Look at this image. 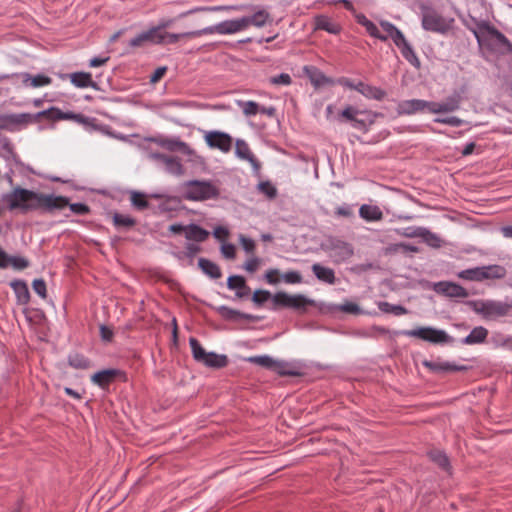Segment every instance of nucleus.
<instances>
[{
  "label": "nucleus",
  "mask_w": 512,
  "mask_h": 512,
  "mask_svg": "<svg viewBox=\"0 0 512 512\" xmlns=\"http://www.w3.org/2000/svg\"><path fill=\"white\" fill-rule=\"evenodd\" d=\"M2 200L9 210L20 209L22 212L40 210L43 213H54L69 204V198L54 194H43L22 187H16L5 193Z\"/></svg>",
  "instance_id": "nucleus-1"
},
{
  "label": "nucleus",
  "mask_w": 512,
  "mask_h": 512,
  "mask_svg": "<svg viewBox=\"0 0 512 512\" xmlns=\"http://www.w3.org/2000/svg\"><path fill=\"white\" fill-rule=\"evenodd\" d=\"M354 17L356 22L365 28L370 37L382 42H386L388 39H391L394 45L399 49L402 57L412 67L417 70L421 68V61L414 47L396 25L388 20H380L379 25L384 31V33H381L378 26L373 21L369 20L363 13H356Z\"/></svg>",
  "instance_id": "nucleus-2"
},
{
  "label": "nucleus",
  "mask_w": 512,
  "mask_h": 512,
  "mask_svg": "<svg viewBox=\"0 0 512 512\" xmlns=\"http://www.w3.org/2000/svg\"><path fill=\"white\" fill-rule=\"evenodd\" d=\"M220 195L218 187L208 180H189L183 184V198L189 201H206Z\"/></svg>",
  "instance_id": "nucleus-3"
},
{
  "label": "nucleus",
  "mask_w": 512,
  "mask_h": 512,
  "mask_svg": "<svg viewBox=\"0 0 512 512\" xmlns=\"http://www.w3.org/2000/svg\"><path fill=\"white\" fill-rule=\"evenodd\" d=\"M392 334L394 336L403 335L418 338L431 344H452L455 341L445 330L432 326L418 327L410 330H394Z\"/></svg>",
  "instance_id": "nucleus-4"
},
{
  "label": "nucleus",
  "mask_w": 512,
  "mask_h": 512,
  "mask_svg": "<svg viewBox=\"0 0 512 512\" xmlns=\"http://www.w3.org/2000/svg\"><path fill=\"white\" fill-rule=\"evenodd\" d=\"M466 304L486 320H495L509 314L512 305L496 300H470Z\"/></svg>",
  "instance_id": "nucleus-5"
},
{
  "label": "nucleus",
  "mask_w": 512,
  "mask_h": 512,
  "mask_svg": "<svg viewBox=\"0 0 512 512\" xmlns=\"http://www.w3.org/2000/svg\"><path fill=\"white\" fill-rule=\"evenodd\" d=\"M454 20L443 17L431 7H425L421 12V26L425 31L446 34L451 28Z\"/></svg>",
  "instance_id": "nucleus-6"
},
{
  "label": "nucleus",
  "mask_w": 512,
  "mask_h": 512,
  "mask_svg": "<svg viewBox=\"0 0 512 512\" xmlns=\"http://www.w3.org/2000/svg\"><path fill=\"white\" fill-rule=\"evenodd\" d=\"M506 275V269L501 265H488L469 268L460 271L457 276L469 281H484L487 279H501Z\"/></svg>",
  "instance_id": "nucleus-7"
},
{
  "label": "nucleus",
  "mask_w": 512,
  "mask_h": 512,
  "mask_svg": "<svg viewBox=\"0 0 512 512\" xmlns=\"http://www.w3.org/2000/svg\"><path fill=\"white\" fill-rule=\"evenodd\" d=\"M477 42H482L483 32L488 33L495 41V44L502 48L506 52H512V43L510 40L494 26L490 25L486 21H480L477 23V29L472 30Z\"/></svg>",
  "instance_id": "nucleus-8"
},
{
  "label": "nucleus",
  "mask_w": 512,
  "mask_h": 512,
  "mask_svg": "<svg viewBox=\"0 0 512 512\" xmlns=\"http://www.w3.org/2000/svg\"><path fill=\"white\" fill-rule=\"evenodd\" d=\"M244 20L242 17L236 19H229L219 22L214 25H210L200 29L201 35H231L242 31H245Z\"/></svg>",
  "instance_id": "nucleus-9"
},
{
  "label": "nucleus",
  "mask_w": 512,
  "mask_h": 512,
  "mask_svg": "<svg viewBox=\"0 0 512 512\" xmlns=\"http://www.w3.org/2000/svg\"><path fill=\"white\" fill-rule=\"evenodd\" d=\"M56 118H58V121L73 120L78 124H82L88 130H96L104 134H110V128L108 125L99 124L96 118L87 117L81 113H74L71 111L63 112L61 109H59Z\"/></svg>",
  "instance_id": "nucleus-10"
},
{
  "label": "nucleus",
  "mask_w": 512,
  "mask_h": 512,
  "mask_svg": "<svg viewBox=\"0 0 512 512\" xmlns=\"http://www.w3.org/2000/svg\"><path fill=\"white\" fill-rule=\"evenodd\" d=\"M326 249L336 263L345 262L354 254L353 246L350 243L335 237H330L327 240Z\"/></svg>",
  "instance_id": "nucleus-11"
},
{
  "label": "nucleus",
  "mask_w": 512,
  "mask_h": 512,
  "mask_svg": "<svg viewBox=\"0 0 512 512\" xmlns=\"http://www.w3.org/2000/svg\"><path fill=\"white\" fill-rule=\"evenodd\" d=\"M145 43L152 45H163V36L160 34L159 29H156L155 26H152L148 30L140 32L135 37L130 39L129 46L131 48H136L143 46Z\"/></svg>",
  "instance_id": "nucleus-12"
},
{
  "label": "nucleus",
  "mask_w": 512,
  "mask_h": 512,
  "mask_svg": "<svg viewBox=\"0 0 512 512\" xmlns=\"http://www.w3.org/2000/svg\"><path fill=\"white\" fill-rule=\"evenodd\" d=\"M433 290L437 294L444 295L449 298H466L468 291L458 283L451 281H439L434 283Z\"/></svg>",
  "instance_id": "nucleus-13"
},
{
  "label": "nucleus",
  "mask_w": 512,
  "mask_h": 512,
  "mask_svg": "<svg viewBox=\"0 0 512 512\" xmlns=\"http://www.w3.org/2000/svg\"><path fill=\"white\" fill-rule=\"evenodd\" d=\"M205 141L210 148H216L227 153L232 148V137L225 132L209 131L205 135Z\"/></svg>",
  "instance_id": "nucleus-14"
},
{
  "label": "nucleus",
  "mask_w": 512,
  "mask_h": 512,
  "mask_svg": "<svg viewBox=\"0 0 512 512\" xmlns=\"http://www.w3.org/2000/svg\"><path fill=\"white\" fill-rule=\"evenodd\" d=\"M120 369L110 368L100 370L91 376V382L101 389L107 388L117 377L124 376Z\"/></svg>",
  "instance_id": "nucleus-15"
},
{
  "label": "nucleus",
  "mask_w": 512,
  "mask_h": 512,
  "mask_svg": "<svg viewBox=\"0 0 512 512\" xmlns=\"http://www.w3.org/2000/svg\"><path fill=\"white\" fill-rule=\"evenodd\" d=\"M422 365L433 373H450L466 371L468 369L465 365H459L449 361H431L424 360Z\"/></svg>",
  "instance_id": "nucleus-16"
},
{
  "label": "nucleus",
  "mask_w": 512,
  "mask_h": 512,
  "mask_svg": "<svg viewBox=\"0 0 512 512\" xmlns=\"http://www.w3.org/2000/svg\"><path fill=\"white\" fill-rule=\"evenodd\" d=\"M244 20V28L248 29L250 26H254L256 28H262L266 26L268 23L272 22V17L270 13L264 8H257L253 14L242 16Z\"/></svg>",
  "instance_id": "nucleus-17"
},
{
  "label": "nucleus",
  "mask_w": 512,
  "mask_h": 512,
  "mask_svg": "<svg viewBox=\"0 0 512 512\" xmlns=\"http://www.w3.org/2000/svg\"><path fill=\"white\" fill-rule=\"evenodd\" d=\"M10 79H18L26 86H31L34 88L47 86L52 82V79L49 76L43 74H37L35 76H31L28 72H20V73H12L9 74Z\"/></svg>",
  "instance_id": "nucleus-18"
},
{
  "label": "nucleus",
  "mask_w": 512,
  "mask_h": 512,
  "mask_svg": "<svg viewBox=\"0 0 512 512\" xmlns=\"http://www.w3.org/2000/svg\"><path fill=\"white\" fill-rule=\"evenodd\" d=\"M235 154L237 157L247 160L255 172H259L261 165L258 159L251 152L248 144L242 140L237 139L235 144Z\"/></svg>",
  "instance_id": "nucleus-19"
},
{
  "label": "nucleus",
  "mask_w": 512,
  "mask_h": 512,
  "mask_svg": "<svg viewBox=\"0 0 512 512\" xmlns=\"http://www.w3.org/2000/svg\"><path fill=\"white\" fill-rule=\"evenodd\" d=\"M16 301L19 305L26 306L30 302V292L27 283L22 279H14L10 282Z\"/></svg>",
  "instance_id": "nucleus-20"
},
{
  "label": "nucleus",
  "mask_w": 512,
  "mask_h": 512,
  "mask_svg": "<svg viewBox=\"0 0 512 512\" xmlns=\"http://www.w3.org/2000/svg\"><path fill=\"white\" fill-rule=\"evenodd\" d=\"M356 91L367 99L381 101L385 98L386 92L380 87L372 86L362 81L357 82Z\"/></svg>",
  "instance_id": "nucleus-21"
},
{
  "label": "nucleus",
  "mask_w": 512,
  "mask_h": 512,
  "mask_svg": "<svg viewBox=\"0 0 512 512\" xmlns=\"http://www.w3.org/2000/svg\"><path fill=\"white\" fill-rule=\"evenodd\" d=\"M227 287L236 291L238 298H244L248 295L250 288L246 284V280L241 275H231L227 279Z\"/></svg>",
  "instance_id": "nucleus-22"
},
{
  "label": "nucleus",
  "mask_w": 512,
  "mask_h": 512,
  "mask_svg": "<svg viewBox=\"0 0 512 512\" xmlns=\"http://www.w3.org/2000/svg\"><path fill=\"white\" fill-rule=\"evenodd\" d=\"M463 91L454 90L443 102H440L442 113H451L460 108Z\"/></svg>",
  "instance_id": "nucleus-23"
},
{
  "label": "nucleus",
  "mask_w": 512,
  "mask_h": 512,
  "mask_svg": "<svg viewBox=\"0 0 512 512\" xmlns=\"http://www.w3.org/2000/svg\"><path fill=\"white\" fill-rule=\"evenodd\" d=\"M218 313L228 321H240V320H248L254 321L256 319L255 316L247 313L240 312L228 306L222 305L218 308Z\"/></svg>",
  "instance_id": "nucleus-24"
},
{
  "label": "nucleus",
  "mask_w": 512,
  "mask_h": 512,
  "mask_svg": "<svg viewBox=\"0 0 512 512\" xmlns=\"http://www.w3.org/2000/svg\"><path fill=\"white\" fill-rule=\"evenodd\" d=\"M311 269L313 274L319 281L329 285L335 284L336 276L332 268L322 266L319 263H314Z\"/></svg>",
  "instance_id": "nucleus-25"
},
{
  "label": "nucleus",
  "mask_w": 512,
  "mask_h": 512,
  "mask_svg": "<svg viewBox=\"0 0 512 512\" xmlns=\"http://www.w3.org/2000/svg\"><path fill=\"white\" fill-rule=\"evenodd\" d=\"M359 216L367 222H376L383 219V212L377 205L363 204L359 208Z\"/></svg>",
  "instance_id": "nucleus-26"
},
{
  "label": "nucleus",
  "mask_w": 512,
  "mask_h": 512,
  "mask_svg": "<svg viewBox=\"0 0 512 512\" xmlns=\"http://www.w3.org/2000/svg\"><path fill=\"white\" fill-rule=\"evenodd\" d=\"M488 337V330L483 326L474 327L471 332L461 339V343L464 345H476L482 344Z\"/></svg>",
  "instance_id": "nucleus-27"
},
{
  "label": "nucleus",
  "mask_w": 512,
  "mask_h": 512,
  "mask_svg": "<svg viewBox=\"0 0 512 512\" xmlns=\"http://www.w3.org/2000/svg\"><path fill=\"white\" fill-rule=\"evenodd\" d=\"M399 115H413L422 112L421 99L402 100L397 104Z\"/></svg>",
  "instance_id": "nucleus-28"
},
{
  "label": "nucleus",
  "mask_w": 512,
  "mask_h": 512,
  "mask_svg": "<svg viewBox=\"0 0 512 512\" xmlns=\"http://www.w3.org/2000/svg\"><path fill=\"white\" fill-rule=\"evenodd\" d=\"M315 29L323 30L334 35H337L341 32V26L333 22L326 15H319L315 17Z\"/></svg>",
  "instance_id": "nucleus-29"
},
{
  "label": "nucleus",
  "mask_w": 512,
  "mask_h": 512,
  "mask_svg": "<svg viewBox=\"0 0 512 512\" xmlns=\"http://www.w3.org/2000/svg\"><path fill=\"white\" fill-rule=\"evenodd\" d=\"M304 70L310 82L315 87H321L332 83L330 78H328L321 70L314 66L305 67Z\"/></svg>",
  "instance_id": "nucleus-30"
},
{
  "label": "nucleus",
  "mask_w": 512,
  "mask_h": 512,
  "mask_svg": "<svg viewBox=\"0 0 512 512\" xmlns=\"http://www.w3.org/2000/svg\"><path fill=\"white\" fill-rule=\"evenodd\" d=\"M411 236L421 237L423 241L432 248H440L442 246V240L439 235L426 228H417Z\"/></svg>",
  "instance_id": "nucleus-31"
},
{
  "label": "nucleus",
  "mask_w": 512,
  "mask_h": 512,
  "mask_svg": "<svg viewBox=\"0 0 512 512\" xmlns=\"http://www.w3.org/2000/svg\"><path fill=\"white\" fill-rule=\"evenodd\" d=\"M209 236V232L199 226L198 224L191 223L189 225H186V233L185 238L189 241H195V242H203L205 241Z\"/></svg>",
  "instance_id": "nucleus-32"
},
{
  "label": "nucleus",
  "mask_w": 512,
  "mask_h": 512,
  "mask_svg": "<svg viewBox=\"0 0 512 512\" xmlns=\"http://www.w3.org/2000/svg\"><path fill=\"white\" fill-rule=\"evenodd\" d=\"M200 363L209 368L220 369L227 366L228 358L224 354L208 352Z\"/></svg>",
  "instance_id": "nucleus-33"
},
{
  "label": "nucleus",
  "mask_w": 512,
  "mask_h": 512,
  "mask_svg": "<svg viewBox=\"0 0 512 512\" xmlns=\"http://www.w3.org/2000/svg\"><path fill=\"white\" fill-rule=\"evenodd\" d=\"M198 266L211 279H219L222 276L220 267L209 259L199 258Z\"/></svg>",
  "instance_id": "nucleus-34"
},
{
  "label": "nucleus",
  "mask_w": 512,
  "mask_h": 512,
  "mask_svg": "<svg viewBox=\"0 0 512 512\" xmlns=\"http://www.w3.org/2000/svg\"><path fill=\"white\" fill-rule=\"evenodd\" d=\"M314 304V300L307 298L303 294H296L292 295L289 308L304 313L308 306H313Z\"/></svg>",
  "instance_id": "nucleus-35"
},
{
  "label": "nucleus",
  "mask_w": 512,
  "mask_h": 512,
  "mask_svg": "<svg viewBox=\"0 0 512 512\" xmlns=\"http://www.w3.org/2000/svg\"><path fill=\"white\" fill-rule=\"evenodd\" d=\"M70 78H71V83L78 88H88V87L95 88L96 87V84L92 80V76L90 73L75 72V73L71 74Z\"/></svg>",
  "instance_id": "nucleus-36"
},
{
  "label": "nucleus",
  "mask_w": 512,
  "mask_h": 512,
  "mask_svg": "<svg viewBox=\"0 0 512 512\" xmlns=\"http://www.w3.org/2000/svg\"><path fill=\"white\" fill-rule=\"evenodd\" d=\"M273 371L280 376H299L301 374L292 363L281 360H276Z\"/></svg>",
  "instance_id": "nucleus-37"
},
{
  "label": "nucleus",
  "mask_w": 512,
  "mask_h": 512,
  "mask_svg": "<svg viewBox=\"0 0 512 512\" xmlns=\"http://www.w3.org/2000/svg\"><path fill=\"white\" fill-rule=\"evenodd\" d=\"M162 36H163V44H174L182 38H195V37H200L202 35H201L200 29H199V30L188 31V32H183V33L166 32V33L162 34Z\"/></svg>",
  "instance_id": "nucleus-38"
},
{
  "label": "nucleus",
  "mask_w": 512,
  "mask_h": 512,
  "mask_svg": "<svg viewBox=\"0 0 512 512\" xmlns=\"http://www.w3.org/2000/svg\"><path fill=\"white\" fill-rule=\"evenodd\" d=\"M429 459L438 465L444 471H449L451 468L450 461L446 453L442 450H431L428 452Z\"/></svg>",
  "instance_id": "nucleus-39"
},
{
  "label": "nucleus",
  "mask_w": 512,
  "mask_h": 512,
  "mask_svg": "<svg viewBox=\"0 0 512 512\" xmlns=\"http://www.w3.org/2000/svg\"><path fill=\"white\" fill-rule=\"evenodd\" d=\"M68 364L75 369H88L91 365L90 360L81 353H71L68 356Z\"/></svg>",
  "instance_id": "nucleus-40"
},
{
  "label": "nucleus",
  "mask_w": 512,
  "mask_h": 512,
  "mask_svg": "<svg viewBox=\"0 0 512 512\" xmlns=\"http://www.w3.org/2000/svg\"><path fill=\"white\" fill-rule=\"evenodd\" d=\"M13 117L16 131L37 122L35 114L31 113H13Z\"/></svg>",
  "instance_id": "nucleus-41"
},
{
  "label": "nucleus",
  "mask_w": 512,
  "mask_h": 512,
  "mask_svg": "<svg viewBox=\"0 0 512 512\" xmlns=\"http://www.w3.org/2000/svg\"><path fill=\"white\" fill-rule=\"evenodd\" d=\"M291 297L292 295H289L284 291L276 292L271 297L273 303L272 310H277L279 308H289Z\"/></svg>",
  "instance_id": "nucleus-42"
},
{
  "label": "nucleus",
  "mask_w": 512,
  "mask_h": 512,
  "mask_svg": "<svg viewBox=\"0 0 512 512\" xmlns=\"http://www.w3.org/2000/svg\"><path fill=\"white\" fill-rule=\"evenodd\" d=\"M378 308L383 313H392L396 316H401L407 314L408 312V310L404 306L399 304H391L386 301H380L378 303Z\"/></svg>",
  "instance_id": "nucleus-43"
},
{
  "label": "nucleus",
  "mask_w": 512,
  "mask_h": 512,
  "mask_svg": "<svg viewBox=\"0 0 512 512\" xmlns=\"http://www.w3.org/2000/svg\"><path fill=\"white\" fill-rule=\"evenodd\" d=\"M112 219H113V224L118 228L123 227V228L129 229L136 224V220L134 218H132L129 215L121 214L118 212H115L113 214Z\"/></svg>",
  "instance_id": "nucleus-44"
},
{
  "label": "nucleus",
  "mask_w": 512,
  "mask_h": 512,
  "mask_svg": "<svg viewBox=\"0 0 512 512\" xmlns=\"http://www.w3.org/2000/svg\"><path fill=\"white\" fill-rule=\"evenodd\" d=\"M247 361L252 364H256L267 369L273 370L276 360L269 355H257L247 358Z\"/></svg>",
  "instance_id": "nucleus-45"
},
{
  "label": "nucleus",
  "mask_w": 512,
  "mask_h": 512,
  "mask_svg": "<svg viewBox=\"0 0 512 512\" xmlns=\"http://www.w3.org/2000/svg\"><path fill=\"white\" fill-rule=\"evenodd\" d=\"M189 345L191 348L193 358L197 362L200 363L202 361V359L207 355L208 352L202 347L200 342L194 337H191L189 339Z\"/></svg>",
  "instance_id": "nucleus-46"
},
{
  "label": "nucleus",
  "mask_w": 512,
  "mask_h": 512,
  "mask_svg": "<svg viewBox=\"0 0 512 512\" xmlns=\"http://www.w3.org/2000/svg\"><path fill=\"white\" fill-rule=\"evenodd\" d=\"M238 106L242 109L245 116L251 117L259 113V104L255 101H238Z\"/></svg>",
  "instance_id": "nucleus-47"
},
{
  "label": "nucleus",
  "mask_w": 512,
  "mask_h": 512,
  "mask_svg": "<svg viewBox=\"0 0 512 512\" xmlns=\"http://www.w3.org/2000/svg\"><path fill=\"white\" fill-rule=\"evenodd\" d=\"M130 200L132 205L138 210H145L149 206V202L147 201L145 194L138 191L131 192Z\"/></svg>",
  "instance_id": "nucleus-48"
},
{
  "label": "nucleus",
  "mask_w": 512,
  "mask_h": 512,
  "mask_svg": "<svg viewBox=\"0 0 512 512\" xmlns=\"http://www.w3.org/2000/svg\"><path fill=\"white\" fill-rule=\"evenodd\" d=\"M58 111H59L58 107L52 106L48 109H45V110L35 113V117H36L37 122L41 119H45L47 121H52V122L58 121V118H56Z\"/></svg>",
  "instance_id": "nucleus-49"
},
{
  "label": "nucleus",
  "mask_w": 512,
  "mask_h": 512,
  "mask_svg": "<svg viewBox=\"0 0 512 512\" xmlns=\"http://www.w3.org/2000/svg\"><path fill=\"white\" fill-rule=\"evenodd\" d=\"M9 266L14 270L22 271L30 266V262L22 256H10Z\"/></svg>",
  "instance_id": "nucleus-50"
},
{
  "label": "nucleus",
  "mask_w": 512,
  "mask_h": 512,
  "mask_svg": "<svg viewBox=\"0 0 512 512\" xmlns=\"http://www.w3.org/2000/svg\"><path fill=\"white\" fill-rule=\"evenodd\" d=\"M259 192L266 195L269 199H274L277 196V189L270 181H263L258 184Z\"/></svg>",
  "instance_id": "nucleus-51"
},
{
  "label": "nucleus",
  "mask_w": 512,
  "mask_h": 512,
  "mask_svg": "<svg viewBox=\"0 0 512 512\" xmlns=\"http://www.w3.org/2000/svg\"><path fill=\"white\" fill-rule=\"evenodd\" d=\"M281 278L286 284H300L303 282L301 273L294 270L284 272Z\"/></svg>",
  "instance_id": "nucleus-52"
},
{
  "label": "nucleus",
  "mask_w": 512,
  "mask_h": 512,
  "mask_svg": "<svg viewBox=\"0 0 512 512\" xmlns=\"http://www.w3.org/2000/svg\"><path fill=\"white\" fill-rule=\"evenodd\" d=\"M245 6H240V8H244ZM239 6H227V5H219V6H205V7H198L195 9H192L188 11L186 14H191L193 12L197 11H207V12H217V11H228V10H235L238 9Z\"/></svg>",
  "instance_id": "nucleus-53"
},
{
  "label": "nucleus",
  "mask_w": 512,
  "mask_h": 512,
  "mask_svg": "<svg viewBox=\"0 0 512 512\" xmlns=\"http://www.w3.org/2000/svg\"><path fill=\"white\" fill-rule=\"evenodd\" d=\"M167 169L169 172L175 175H181L183 173V165L176 158H166L165 159Z\"/></svg>",
  "instance_id": "nucleus-54"
},
{
  "label": "nucleus",
  "mask_w": 512,
  "mask_h": 512,
  "mask_svg": "<svg viewBox=\"0 0 512 512\" xmlns=\"http://www.w3.org/2000/svg\"><path fill=\"white\" fill-rule=\"evenodd\" d=\"M0 129L7 130L10 132L16 131L13 113L0 115Z\"/></svg>",
  "instance_id": "nucleus-55"
},
{
  "label": "nucleus",
  "mask_w": 512,
  "mask_h": 512,
  "mask_svg": "<svg viewBox=\"0 0 512 512\" xmlns=\"http://www.w3.org/2000/svg\"><path fill=\"white\" fill-rule=\"evenodd\" d=\"M435 123L445 124L452 127H460L464 121L456 116H448V117H437L434 119Z\"/></svg>",
  "instance_id": "nucleus-56"
},
{
  "label": "nucleus",
  "mask_w": 512,
  "mask_h": 512,
  "mask_svg": "<svg viewBox=\"0 0 512 512\" xmlns=\"http://www.w3.org/2000/svg\"><path fill=\"white\" fill-rule=\"evenodd\" d=\"M32 288L34 292L42 299L47 297L46 282L42 278L35 279L32 283Z\"/></svg>",
  "instance_id": "nucleus-57"
},
{
  "label": "nucleus",
  "mask_w": 512,
  "mask_h": 512,
  "mask_svg": "<svg viewBox=\"0 0 512 512\" xmlns=\"http://www.w3.org/2000/svg\"><path fill=\"white\" fill-rule=\"evenodd\" d=\"M272 295L268 290H256L252 296V301L260 306L267 300L271 299Z\"/></svg>",
  "instance_id": "nucleus-58"
},
{
  "label": "nucleus",
  "mask_w": 512,
  "mask_h": 512,
  "mask_svg": "<svg viewBox=\"0 0 512 512\" xmlns=\"http://www.w3.org/2000/svg\"><path fill=\"white\" fill-rule=\"evenodd\" d=\"M334 214L338 217H345V218L353 217V215H354L353 205L343 203L342 205L338 206L335 209Z\"/></svg>",
  "instance_id": "nucleus-59"
},
{
  "label": "nucleus",
  "mask_w": 512,
  "mask_h": 512,
  "mask_svg": "<svg viewBox=\"0 0 512 512\" xmlns=\"http://www.w3.org/2000/svg\"><path fill=\"white\" fill-rule=\"evenodd\" d=\"M270 83L273 85L288 86L292 83V78L288 73H280L279 75L272 76Z\"/></svg>",
  "instance_id": "nucleus-60"
},
{
  "label": "nucleus",
  "mask_w": 512,
  "mask_h": 512,
  "mask_svg": "<svg viewBox=\"0 0 512 512\" xmlns=\"http://www.w3.org/2000/svg\"><path fill=\"white\" fill-rule=\"evenodd\" d=\"M72 213L76 215H88L90 213V207L85 203H69L68 204Z\"/></svg>",
  "instance_id": "nucleus-61"
},
{
  "label": "nucleus",
  "mask_w": 512,
  "mask_h": 512,
  "mask_svg": "<svg viewBox=\"0 0 512 512\" xmlns=\"http://www.w3.org/2000/svg\"><path fill=\"white\" fill-rule=\"evenodd\" d=\"M422 111L428 110L430 113L439 114L442 113L440 102L426 101L421 99Z\"/></svg>",
  "instance_id": "nucleus-62"
},
{
  "label": "nucleus",
  "mask_w": 512,
  "mask_h": 512,
  "mask_svg": "<svg viewBox=\"0 0 512 512\" xmlns=\"http://www.w3.org/2000/svg\"><path fill=\"white\" fill-rule=\"evenodd\" d=\"M359 113L360 111L357 108L348 105L340 112L339 118H344L345 120L352 122V120H355V116H357Z\"/></svg>",
  "instance_id": "nucleus-63"
},
{
  "label": "nucleus",
  "mask_w": 512,
  "mask_h": 512,
  "mask_svg": "<svg viewBox=\"0 0 512 512\" xmlns=\"http://www.w3.org/2000/svg\"><path fill=\"white\" fill-rule=\"evenodd\" d=\"M200 250L201 248L198 244L188 242L186 243L185 250L182 254L183 256L189 258L190 261H193L195 255L198 254Z\"/></svg>",
  "instance_id": "nucleus-64"
}]
</instances>
